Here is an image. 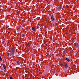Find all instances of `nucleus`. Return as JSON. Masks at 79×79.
Masks as SVG:
<instances>
[{"label":"nucleus","mask_w":79,"mask_h":79,"mask_svg":"<svg viewBox=\"0 0 79 79\" xmlns=\"http://www.w3.org/2000/svg\"><path fill=\"white\" fill-rule=\"evenodd\" d=\"M2 61V57L0 56V61Z\"/></svg>","instance_id":"obj_10"},{"label":"nucleus","mask_w":79,"mask_h":79,"mask_svg":"<svg viewBox=\"0 0 79 79\" xmlns=\"http://www.w3.org/2000/svg\"><path fill=\"white\" fill-rule=\"evenodd\" d=\"M21 25H20V27H21Z\"/></svg>","instance_id":"obj_14"},{"label":"nucleus","mask_w":79,"mask_h":79,"mask_svg":"<svg viewBox=\"0 0 79 79\" xmlns=\"http://www.w3.org/2000/svg\"><path fill=\"white\" fill-rule=\"evenodd\" d=\"M16 63L17 64V65H20V64H20V62L18 60L16 61Z\"/></svg>","instance_id":"obj_3"},{"label":"nucleus","mask_w":79,"mask_h":79,"mask_svg":"<svg viewBox=\"0 0 79 79\" xmlns=\"http://www.w3.org/2000/svg\"><path fill=\"white\" fill-rule=\"evenodd\" d=\"M63 52L64 54H65L66 53V51H63Z\"/></svg>","instance_id":"obj_11"},{"label":"nucleus","mask_w":79,"mask_h":79,"mask_svg":"<svg viewBox=\"0 0 79 79\" xmlns=\"http://www.w3.org/2000/svg\"><path fill=\"white\" fill-rule=\"evenodd\" d=\"M32 29L33 31H36V29L35 28V27H32Z\"/></svg>","instance_id":"obj_2"},{"label":"nucleus","mask_w":79,"mask_h":79,"mask_svg":"<svg viewBox=\"0 0 79 79\" xmlns=\"http://www.w3.org/2000/svg\"><path fill=\"white\" fill-rule=\"evenodd\" d=\"M10 79H13V77H10Z\"/></svg>","instance_id":"obj_12"},{"label":"nucleus","mask_w":79,"mask_h":79,"mask_svg":"<svg viewBox=\"0 0 79 79\" xmlns=\"http://www.w3.org/2000/svg\"><path fill=\"white\" fill-rule=\"evenodd\" d=\"M23 36H24V35H25V34H23Z\"/></svg>","instance_id":"obj_13"},{"label":"nucleus","mask_w":79,"mask_h":79,"mask_svg":"<svg viewBox=\"0 0 79 79\" xmlns=\"http://www.w3.org/2000/svg\"><path fill=\"white\" fill-rule=\"evenodd\" d=\"M66 60L68 61V62H69L70 61V60L69 58L67 57L66 58Z\"/></svg>","instance_id":"obj_6"},{"label":"nucleus","mask_w":79,"mask_h":79,"mask_svg":"<svg viewBox=\"0 0 79 79\" xmlns=\"http://www.w3.org/2000/svg\"><path fill=\"white\" fill-rule=\"evenodd\" d=\"M64 65H65V68H67L68 67V64L66 63V62H65L64 63Z\"/></svg>","instance_id":"obj_1"},{"label":"nucleus","mask_w":79,"mask_h":79,"mask_svg":"<svg viewBox=\"0 0 79 79\" xmlns=\"http://www.w3.org/2000/svg\"><path fill=\"white\" fill-rule=\"evenodd\" d=\"M12 53L13 54L15 53V49H13L12 50Z\"/></svg>","instance_id":"obj_9"},{"label":"nucleus","mask_w":79,"mask_h":79,"mask_svg":"<svg viewBox=\"0 0 79 79\" xmlns=\"http://www.w3.org/2000/svg\"><path fill=\"white\" fill-rule=\"evenodd\" d=\"M76 47L77 48L79 47V44H78V43H77L76 44Z\"/></svg>","instance_id":"obj_8"},{"label":"nucleus","mask_w":79,"mask_h":79,"mask_svg":"<svg viewBox=\"0 0 79 79\" xmlns=\"http://www.w3.org/2000/svg\"><path fill=\"white\" fill-rule=\"evenodd\" d=\"M3 66L4 68V69H6V65H5V64H3Z\"/></svg>","instance_id":"obj_7"},{"label":"nucleus","mask_w":79,"mask_h":79,"mask_svg":"<svg viewBox=\"0 0 79 79\" xmlns=\"http://www.w3.org/2000/svg\"><path fill=\"white\" fill-rule=\"evenodd\" d=\"M51 18L52 21H54V17L53 15H52Z\"/></svg>","instance_id":"obj_4"},{"label":"nucleus","mask_w":79,"mask_h":79,"mask_svg":"<svg viewBox=\"0 0 79 79\" xmlns=\"http://www.w3.org/2000/svg\"><path fill=\"white\" fill-rule=\"evenodd\" d=\"M61 8H62V6L60 5L59 7L57 8V9L58 10H60V9H61Z\"/></svg>","instance_id":"obj_5"}]
</instances>
